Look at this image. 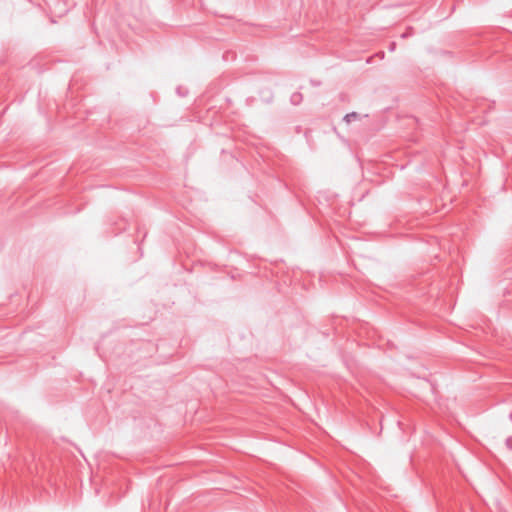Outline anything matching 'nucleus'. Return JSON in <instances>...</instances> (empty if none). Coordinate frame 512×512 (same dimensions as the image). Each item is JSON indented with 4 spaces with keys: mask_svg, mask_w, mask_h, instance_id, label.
I'll list each match as a JSON object with an SVG mask.
<instances>
[{
    "mask_svg": "<svg viewBox=\"0 0 512 512\" xmlns=\"http://www.w3.org/2000/svg\"><path fill=\"white\" fill-rule=\"evenodd\" d=\"M357 117H358V114L356 112H352V113L345 115L344 120L349 123L352 119H356Z\"/></svg>",
    "mask_w": 512,
    "mask_h": 512,
    "instance_id": "obj_2",
    "label": "nucleus"
},
{
    "mask_svg": "<svg viewBox=\"0 0 512 512\" xmlns=\"http://www.w3.org/2000/svg\"><path fill=\"white\" fill-rule=\"evenodd\" d=\"M303 97L301 93H293L291 96V102L294 105H298L302 101Z\"/></svg>",
    "mask_w": 512,
    "mask_h": 512,
    "instance_id": "obj_1",
    "label": "nucleus"
},
{
    "mask_svg": "<svg viewBox=\"0 0 512 512\" xmlns=\"http://www.w3.org/2000/svg\"><path fill=\"white\" fill-rule=\"evenodd\" d=\"M506 446H507L510 450H512V437H508V438L506 439Z\"/></svg>",
    "mask_w": 512,
    "mask_h": 512,
    "instance_id": "obj_3",
    "label": "nucleus"
}]
</instances>
